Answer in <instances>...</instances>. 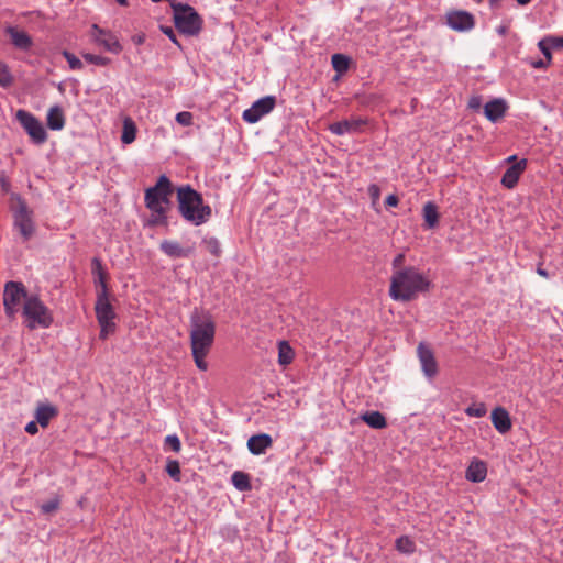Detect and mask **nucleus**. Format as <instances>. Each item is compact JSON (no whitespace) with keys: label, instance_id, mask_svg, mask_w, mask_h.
<instances>
[{"label":"nucleus","instance_id":"1","mask_svg":"<svg viewBox=\"0 0 563 563\" xmlns=\"http://www.w3.org/2000/svg\"><path fill=\"white\" fill-rule=\"evenodd\" d=\"M190 347L196 366L200 371L208 369L206 357L209 354L216 336V323L211 313L195 308L190 313Z\"/></svg>","mask_w":563,"mask_h":563},{"label":"nucleus","instance_id":"2","mask_svg":"<svg viewBox=\"0 0 563 563\" xmlns=\"http://www.w3.org/2000/svg\"><path fill=\"white\" fill-rule=\"evenodd\" d=\"M431 280L415 266L394 271L390 277L389 296L395 301L408 302L429 291Z\"/></svg>","mask_w":563,"mask_h":563},{"label":"nucleus","instance_id":"3","mask_svg":"<svg viewBox=\"0 0 563 563\" xmlns=\"http://www.w3.org/2000/svg\"><path fill=\"white\" fill-rule=\"evenodd\" d=\"M177 201L180 216L194 225H201L211 218V207L206 205L201 194L189 185L177 189Z\"/></svg>","mask_w":563,"mask_h":563},{"label":"nucleus","instance_id":"4","mask_svg":"<svg viewBox=\"0 0 563 563\" xmlns=\"http://www.w3.org/2000/svg\"><path fill=\"white\" fill-rule=\"evenodd\" d=\"M10 209L13 216L14 229L19 231L23 242L29 241L36 230L33 210L29 208L26 201L16 192L11 194Z\"/></svg>","mask_w":563,"mask_h":563},{"label":"nucleus","instance_id":"5","mask_svg":"<svg viewBox=\"0 0 563 563\" xmlns=\"http://www.w3.org/2000/svg\"><path fill=\"white\" fill-rule=\"evenodd\" d=\"M22 313L26 319V327L30 330L36 328L47 329L53 323V316L49 309L37 296L26 298Z\"/></svg>","mask_w":563,"mask_h":563},{"label":"nucleus","instance_id":"6","mask_svg":"<svg viewBox=\"0 0 563 563\" xmlns=\"http://www.w3.org/2000/svg\"><path fill=\"white\" fill-rule=\"evenodd\" d=\"M174 22L177 30L187 36H197L202 29V19L197 11L183 3L173 5Z\"/></svg>","mask_w":563,"mask_h":563},{"label":"nucleus","instance_id":"7","mask_svg":"<svg viewBox=\"0 0 563 563\" xmlns=\"http://www.w3.org/2000/svg\"><path fill=\"white\" fill-rule=\"evenodd\" d=\"M96 318L100 325V339L106 340L109 334L115 331V311L109 300V294L106 291H97V300L95 305Z\"/></svg>","mask_w":563,"mask_h":563},{"label":"nucleus","instance_id":"8","mask_svg":"<svg viewBox=\"0 0 563 563\" xmlns=\"http://www.w3.org/2000/svg\"><path fill=\"white\" fill-rule=\"evenodd\" d=\"M173 185L166 175L158 177L155 186L145 190L144 202L147 209L167 208L173 195Z\"/></svg>","mask_w":563,"mask_h":563},{"label":"nucleus","instance_id":"9","mask_svg":"<svg viewBox=\"0 0 563 563\" xmlns=\"http://www.w3.org/2000/svg\"><path fill=\"white\" fill-rule=\"evenodd\" d=\"M15 117L34 144L41 145L46 142L47 132L42 122L34 114L20 109L16 111Z\"/></svg>","mask_w":563,"mask_h":563},{"label":"nucleus","instance_id":"10","mask_svg":"<svg viewBox=\"0 0 563 563\" xmlns=\"http://www.w3.org/2000/svg\"><path fill=\"white\" fill-rule=\"evenodd\" d=\"M27 295L25 287L19 282H8L3 291V307L5 314L13 318L18 312L19 305L22 299L26 300Z\"/></svg>","mask_w":563,"mask_h":563},{"label":"nucleus","instance_id":"11","mask_svg":"<svg viewBox=\"0 0 563 563\" xmlns=\"http://www.w3.org/2000/svg\"><path fill=\"white\" fill-rule=\"evenodd\" d=\"M90 36L97 45L102 46L110 53L120 54L123 49L115 34L110 30L100 27L98 24L91 25Z\"/></svg>","mask_w":563,"mask_h":563},{"label":"nucleus","instance_id":"12","mask_svg":"<svg viewBox=\"0 0 563 563\" xmlns=\"http://www.w3.org/2000/svg\"><path fill=\"white\" fill-rule=\"evenodd\" d=\"M276 104V98L274 96H266L256 100L249 109L243 111L242 118L247 123H256L264 115L273 111Z\"/></svg>","mask_w":563,"mask_h":563},{"label":"nucleus","instance_id":"13","mask_svg":"<svg viewBox=\"0 0 563 563\" xmlns=\"http://www.w3.org/2000/svg\"><path fill=\"white\" fill-rule=\"evenodd\" d=\"M446 24L456 32L471 31L475 25L473 14L467 11L455 10L446 13Z\"/></svg>","mask_w":563,"mask_h":563},{"label":"nucleus","instance_id":"14","mask_svg":"<svg viewBox=\"0 0 563 563\" xmlns=\"http://www.w3.org/2000/svg\"><path fill=\"white\" fill-rule=\"evenodd\" d=\"M417 353L424 375L429 378L434 377L438 374V363L433 351L421 342L417 347Z\"/></svg>","mask_w":563,"mask_h":563},{"label":"nucleus","instance_id":"15","mask_svg":"<svg viewBox=\"0 0 563 563\" xmlns=\"http://www.w3.org/2000/svg\"><path fill=\"white\" fill-rule=\"evenodd\" d=\"M365 123L366 121L361 118H351L331 123L329 130L331 133L341 136L361 132Z\"/></svg>","mask_w":563,"mask_h":563},{"label":"nucleus","instance_id":"16","mask_svg":"<svg viewBox=\"0 0 563 563\" xmlns=\"http://www.w3.org/2000/svg\"><path fill=\"white\" fill-rule=\"evenodd\" d=\"M161 251L170 258H187L194 254L195 247H184L177 241L163 240L159 244Z\"/></svg>","mask_w":563,"mask_h":563},{"label":"nucleus","instance_id":"17","mask_svg":"<svg viewBox=\"0 0 563 563\" xmlns=\"http://www.w3.org/2000/svg\"><path fill=\"white\" fill-rule=\"evenodd\" d=\"M527 167V159L522 158L510 165L501 177V185L508 189L514 188Z\"/></svg>","mask_w":563,"mask_h":563},{"label":"nucleus","instance_id":"18","mask_svg":"<svg viewBox=\"0 0 563 563\" xmlns=\"http://www.w3.org/2000/svg\"><path fill=\"white\" fill-rule=\"evenodd\" d=\"M58 415V409L49 402H38L34 417L42 428H46L49 421Z\"/></svg>","mask_w":563,"mask_h":563},{"label":"nucleus","instance_id":"19","mask_svg":"<svg viewBox=\"0 0 563 563\" xmlns=\"http://www.w3.org/2000/svg\"><path fill=\"white\" fill-rule=\"evenodd\" d=\"M507 108L504 99H494L484 106V114L489 121L497 122L506 114Z\"/></svg>","mask_w":563,"mask_h":563},{"label":"nucleus","instance_id":"20","mask_svg":"<svg viewBox=\"0 0 563 563\" xmlns=\"http://www.w3.org/2000/svg\"><path fill=\"white\" fill-rule=\"evenodd\" d=\"M492 423L495 427V429L501 434L507 433L512 426L508 411L503 407H496L492 411Z\"/></svg>","mask_w":563,"mask_h":563},{"label":"nucleus","instance_id":"21","mask_svg":"<svg viewBox=\"0 0 563 563\" xmlns=\"http://www.w3.org/2000/svg\"><path fill=\"white\" fill-rule=\"evenodd\" d=\"M273 444V440L269 434L261 433L252 435L247 440V449L254 455H261L265 453V451L271 448Z\"/></svg>","mask_w":563,"mask_h":563},{"label":"nucleus","instance_id":"22","mask_svg":"<svg viewBox=\"0 0 563 563\" xmlns=\"http://www.w3.org/2000/svg\"><path fill=\"white\" fill-rule=\"evenodd\" d=\"M5 32L16 48L22 51H27L31 48L33 42L31 36L25 31L19 30L14 26H8Z\"/></svg>","mask_w":563,"mask_h":563},{"label":"nucleus","instance_id":"23","mask_svg":"<svg viewBox=\"0 0 563 563\" xmlns=\"http://www.w3.org/2000/svg\"><path fill=\"white\" fill-rule=\"evenodd\" d=\"M487 476V465L484 461L474 459L466 472H465V478L472 483H481L483 482Z\"/></svg>","mask_w":563,"mask_h":563},{"label":"nucleus","instance_id":"24","mask_svg":"<svg viewBox=\"0 0 563 563\" xmlns=\"http://www.w3.org/2000/svg\"><path fill=\"white\" fill-rule=\"evenodd\" d=\"M47 126L53 131H60L65 126V114L60 106H52L46 115Z\"/></svg>","mask_w":563,"mask_h":563},{"label":"nucleus","instance_id":"25","mask_svg":"<svg viewBox=\"0 0 563 563\" xmlns=\"http://www.w3.org/2000/svg\"><path fill=\"white\" fill-rule=\"evenodd\" d=\"M422 216L424 220V225L428 229H433L439 223V212L438 207L434 202L428 201L422 209Z\"/></svg>","mask_w":563,"mask_h":563},{"label":"nucleus","instance_id":"26","mask_svg":"<svg viewBox=\"0 0 563 563\" xmlns=\"http://www.w3.org/2000/svg\"><path fill=\"white\" fill-rule=\"evenodd\" d=\"M362 420L374 429H383L387 426L385 416L379 411H367L362 416Z\"/></svg>","mask_w":563,"mask_h":563},{"label":"nucleus","instance_id":"27","mask_svg":"<svg viewBox=\"0 0 563 563\" xmlns=\"http://www.w3.org/2000/svg\"><path fill=\"white\" fill-rule=\"evenodd\" d=\"M295 357V352L287 341H280L278 343V363L282 366L289 365Z\"/></svg>","mask_w":563,"mask_h":563},{"label":"nucleus","instance_id":"28","mask_svg":"<svg viewBox=\"0 0 563 563\" xmlns=\"http://www.w3.org/2000/svg\"><path fill=\"white\" fill-rule=\"evenodd\" d=\"M136 137V125L131 118H125L123 121V129L121 141L123 144H131Z\"/></svg>","mask_w":563,"mask_h":563},{"label":"nucleus","instance_id":"29","mask_svg":"<svg viewBox=\"0 0 563 563\" xmlns=\"http://www.w3.org/2000/svg\"><path fill=\"white\" fill-rule=\"evenodd\" d=\"M92 274L97 276V283L100 285L99 291L108 292L107 283H106V272L103 269L102 263L98 257L92 258Z\"/></svg>","mask_w":563,"mask_h":563},{"label":"nucleus","instance_id":"30","mask_svg":"<svg viewBox=\"0 0 563 563\" xmlns=\"http://www.w3.org/2000/svg\"><path fill=\"white\" fill-rule=\"evenodd\" d=\"M231 482L233 486L240 492H246L251 489L250 476L244 472L235 471L231 476Z\"/></svg>","mask_w":563,"mask_h":563},{"label":"nucleus","instance_id":"31","mask_svg":"<svg viewBox=\"0 0 563 563\" xmlns=\"http://www.w3.org/2000/svg\"><path fill=\"white\" fill-rule=\"evenodd\" d=\"M151 213V218L148 219L150 225H167V208H156L148 209Z\"/></svg>","mask_w":563,"mask_h":563},{"label":"nucleus","instance_id":"32","mask_svg":"<svg viewBox=\"0 0 563 563\" xmlns=\"http://www.w3.org/2000/svg\"><path fill=\"white\" fill-rule=\"evenodd\" d=\"M395 547L397 551L405 554H412L416 551L415 542L407 536H401L397 538Z\"/></svg>","mask_w":563,"mask_h":563},{"label":"nucleus","instance_id":"33","mask_svg":"<svg viewBox=\"0 0 563 563\" xmlns=\"http://www.w3.org/2000/svg\"><path fill=\"white\" fill-rule=\"evenodd\" d=\"M332 67L339 74H343L349 69L350 59L343 54H333L331 57Z\"/></svg>","mask_w":563,"mask_h":563},{"label":"nucleus","instance_id":"34","mask_svg":"<svg viewBox=\"0 0 563 563\" xmlns=\"http://www.w3.org/2000/svg\"><path fill=\"white\" fill-rule=\"evenodd\" d=\"M202 243L206 246L207 251L211 255H213L216 257H219L221 255L222 249H221V244L217 238H214V236L205 238L202 240Z\"/></svg>","mask_w":563,"mask_h":563},{"label":"nucleus","instance_id":"35","mask_svg":"<svg viewBox=\"0 0 563 563\" xmlns=\"http://www.w3.org/2000/svg\"><path fill=\"white\" fill-rule=\"evenodd\" d=\"M82 58L87 63L93 64L96 66H108L111 63V59L109 57L101 56V55H95L91 53L82 54Z\"/></svg>","mask_w":563,"mask_h":563},{"label":"nucleus","instance_id":"36","mask_svg":"<svg viewBox=\"0 0 563 563\" xmlns=\"http://www.w3.org/2000/svg\"><path fill=\"white\" fill-rule=\"evenodd\" d=\"M165 471L174 481H180V465L178 461L168 460L166 463Z\"/></svg>","mask_w":563,"mask_h":563},{"label":"nucleus","instance_id":"37","mask_svg":"<svg viewBox=\"0 0 563 563\" xmlns=\"http://www.w3.org/2000/svg\"><path fill=\"white\" fill-rule=\"evenodd\" d=\"M63 56L67 60L70 69L80 70L84 68L82 62L75 54H73L68 51H64Z\"/></svg>","mask_w":563,"mask_h":563},{"label":"nucleus","instance_id":"38","mask_svg":"<svg viewBox=\"0 0 563 563\" xmlns=\"http://www.w3.org/2000/svg\"><path fill=\"white\" fill-rule=\"evenodd\" d=\"M13 78L8 66L0 60V86L5 88L11 86Z\"/></svg>","mask_w":563,"mask_h":563},{"label":"nucleus","instance_id":"39","mask_svg":"<svg viewBox=\"0 0 563 563\" xmlns=\"http://www.w3.org/2000/svg\"><path fill=\"white\" fill-rule=\"evenodd\" d=\"M486 406L484 404H477L470 406L465 409V413L470 417L481 418L486 415Z\"/></svg>","mask_w":563,"mask_h":563},{"label":"nucleus","instance_id":"40","mask_svg":"<svg viewBox=\"0 0 563 563\" xmlns=\"http://www.w3.org/2000/svg\"><path fill=\"white\" fill-rule=\"evenodd\" d=\"M175 120L183 126H189L192 124V113L188 111L178 112Z\"/></svg>","mask_w":563,"mask_h":563},{"label":"nucleus","instance_id":"41","mask_svg":"<svg viewBox=\"0 0 563 563\" xmlns=\"http://www.w3.org/2000/svg\"><path fill=\"white\" fill-rule=\"evenodd\" d=\"M165 444L169 445L170 449L178 453L181 449V443L179 438L176 434H169L165 438Z\"/></svg>","mask_w":563,"mask_h":563},{"label":"nucleus","instance_id":"42","mask_svg":"<svg viewBox=\"0 0 563 563\" xmlns=\"http://www.w3.org/2000/svg\"><path fill=\"white\" fill-rule=\"evenodd\" d=\"M538 46H539L540 51L542 52V54L544 55V58L548 59V60H551L552 56H551L550 49L553 48V47L550 44L549 37L542 38L538 43Z\"/></svg>","mask_w":563,"mask_h":563},{"label":"nucleus","instance_id":"43","mask_svg":"<svg viewBox=\"0 0 563 563\" xmlns=\"http://www.w3.org/2000/svg\"><path fill=\"white\" fill-rule=\"evenodd\" d=\"M59 507V499L58 498H54V499H51L46 503H44L42 506H41V510L43 514H51L55 510H57Z\"/></svg>","mask_w":563,"mask_h":563},{"label":"nucleus","instance_id":"44","mask_svg":"<svg viewBox=\"0 0 563 563\" xmlns=\"http://www.w3.org/2000/svg\"><path fill=\"white\" fill-rule=\"evenodd\" d=\"M367 191H368V195H369V197L372 199L373 205H375L379 200V197H380V188H379V186L376 185V184H371L368 186Z\"/></svg>","mask_w":563,"mask_h":563},{"label":"nucleus","instance_id":"45","mask_svg":"<svg viewBox=\"0 0 563 563\" xmlns=\"http://www.w3.org/2000/svg\"><path fill=\"white\" fill-rule=\"evenodd\" d=\"M162 32L174 43L176 44L178 47H180V44L176 37V34L175 32L173 31L172 27L169 26H162Z\"/></svg>","mask_w":563,"mask_h":563},{"label":"nucleus","instance_id":"46","mask_svg":"<svg viewBox=\"0 0 563 563\" xmlns=\"http://www.w3.org/2000/svg\"><path fill=\"white\" fill-rule=\"evenodd\" d=\"M551 60H548V59H542V58H538V59H532L530 62V65L533 67V68H537V69H542V68H545L550 65Z\"/></svg>","mask_w":563,"mask_h":563},{"label":"nucleus","instance_id":"47","mask_svg":"<svg viewBox=\"0 0 563 563\" xmlns=\"http://www.w3.org/2000/svg\"><path fill=\"white\" fill-rule=\"evenodd\" d=\"M38 426L40 424L37 423L36 420L35 421H30L25 426L24 430H25L26 433L34 435V434H36L38 432Z\"/></svg>","mask_w":563,"mask_h":563},{"label":"nucleus","instance_id":"48","mask_svg":"<svg viewBox=\"0 0 563 563\" xmlns=\"http://www.w3.org/2000/svg\"><path fill=\"white\" fill-rule=\"evenodd\" d=\"M549 41L553 48H563V36H549Z\"/></svg>","mask_w":563,"mask_h":563},{"label":"nucleus","instance_id":"49","mask_svg":"<svg viewBox=\"0 0 563 563\" xmlns=\"http://www.w3.org/2000/svg\"><path fill=\"white\" fill-rule=\"evenodd\" d=\"M405 261V255L404 254H398L394 260H393V268L396 271V269H399V268H402L401 265Z\"/></svg>","mask_w":563,"mask_h":563},{"label":"nucleus","instance_id":"50","mask_svg":"<svg viewBox=\"0 0 563 563\" xmlns=\"http://www.w3.org/2000/svg\"><path fill=\"white\" fill-rule=\"evenodd\" d=\"M0 187L4 192H9L11 188L9 179L3 175L0 176Z\"/></svg>","mask_w":563,"mask_h":563},{"label":"nucleus","instance_id":"51","mask_svg":"<svg viewBox=\"0 0 563 563\" xmlns=\"http://www.w3.org/2000/svg\"><path fill=\"white\" fill-rule=\"evenodd\" d=\"M481 102H482L481 97H472L468 101V107L474 110L479 109Z\"/></svg>","mask_w":563,"mask_h":563},{"label":"nucleus","instance_id":"52","mask_svg":"<svg viewBox=\"0 0 563 563\" xmlns=\"http://www.w3.org/2000/svg\"><path fill=\"white\" fill-rule=\"evenodd\" d=\"M399 202V199L396 195H389L387 196L386 200H385V203L386 206L388 207H396Z\"/></svg>","mask_w":563,"mask_h":563},{"label":"nucleus","instance_id":"53","mask_svg":"<svg viewBox=\"0 0 563 563\" xmlns=\"http://www.w3.org/2000/svg\"><path fill=\"white\" fill-rule=\"evenodd\" d=\"M537 274L540 275L541 277H544V278H549V273L548 271H545L544 268L541 267V265H539L537 267Z\"/></svg>","mask_w":563,"mask_h":563},{"label":"nucleus","instance_id":"54","mask_svg":"<svg viewBox=\"0 0 563 563\" xmlns=\"http://www.w3.org/2000/svg\"><path fill=\"white\" fill-rule=\"evenodd\" d=\"M497 33L501 36L506 35L507 32H508V26L507 25H500L496 29Z\"/></svg>","mask_w":563,"mask_h":563},{"label":"nucleus","instance_id":"55","mask_svg":"<svg viewBox=\"0 0 563 563\" xmlns=\"http://www.w3.org/2000/svg\"><path fill=\"white\" fill-rule=\"evenodd\" d=\"M120 5L126 7L129 4L128 0H115Z\"/></svg>","mask_w":563,"mask_h":563},{"label":"nucleus","instance_id":"56","mask_svg":"<svg viewBox=\"0 0 563 563\" xmlns=\"http://www.w3.org/2000/svg\"><path fill=\"white\" fill-rule=\"evenodd\" d=\"M531 0H517L518 4L520 5H526L528 3H530Z\"/></svg>","mask_w":563,"mask_h":563},{"label":"nucleus","instance_id":"57","mask_svg":"<svg viewBox=\"0 0 563 563\" xmlns=\"http://www.w3.org/2000/svg\"><path fill=\"white\" fill-rule=\"evenodd\" d=\"M143 41H144L143 36H139V37H136V38L134 40V42H135L136 44H142V43H143Z\"/></svg>","mask_w":563,"mask_h":563},{"label":"nucleus","instance_id":"58","mask_svg":"<svg viewBox=\"0 0 563 563\" xmlns=\"http://www.w3.org/2000/svg\"><path fill=\"white\" fill-rule=\"evenodd\" d=\"M516 158H517V157H516V155H512V156L508 157V161H509V162H512V161H515Z\"/></svg>","mask_w":563,"mask_h":563},{"label":"nucleus","instance_id":"59","mask_svg":"<svg viewBox=\"0 0 563 563\" xmlns=\"http://www.w3.org/2000/svg\"><path fill=\"white\" fill-rule=\"evenodd\" d=\"M140 481L144 482L145 481V475H142V477H140Z\"/></svg>","mask_w":563,"mask_h":563}]
</instances>
